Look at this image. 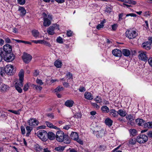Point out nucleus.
Returning <instances> with one entry per match:
<instances>
[{
    "instance_id": "obj_1",
    "label": "nucleus",
    "mask_w": 152,
    "mask_h": 152,
    "mask_svg": "<svg viewBox=\"0 0 152 152\" xmlns=\"http://www.w3.org/2000/svg\"><path fill=\"white\" fill-rule=\"evenodd\" d=\"M19 77V79H16L14 81V83L15 89L19 93H21L22 91V90L21 88L23 86V82L24 76V72L23 69H21L18 74Z\"/></svg>"
},
{
    "instance_id": "obj_2",
    "label": "nucleus",
    "mask_w": 152,
    "mask_h": 152,
    "mask_svg": "<svg viewBox=\"0 0 152 152\" xmlns=\"http://www.w3.org/2000/svg\"><path fill=\"white\" fill-rule=\"evenodd\" d=\"M57 141L59 142L63 141L66 144H69L71 142L69 137L67 135H64V132L61 131H58L56 136Z\"/></svg>"
},
{
    "instance_id": "obj_3",
    "label": "nucleus",
    "mask_w": 152,
    "mask_h": 152,
    "mask_svg": "<svg viewBox=\"0 0 152 152\" xmlns=\"http://www.w3.org/2000/svg\"><path fill=\"white\" fill-rule=\"evenodd\" d=\"M38 137L44 141H46L48 140L47 133L44 130L39 131L37 133Z\"/></svg>"
},
{
    "instance_id": "obj_4",
    "label": "nucleus",
    "mask_w": 152,
    "mask_h": 152,
    "mask_svg": "<svg viewBox=\"0 0 152 152\" xmlns=\"http://www.w3.org/2000/svg\"><path fill=\"white\" fill-rule=\"evenodd\" d=\"M42 15L44 18L43 25L45 27L49 26L51 24L50 20L52 17L50 15H47L45 13H43Z\"/></svg>"
},
{
    "instance_id": "obj_5",
    "label": "nucleus",
    "mask_w": 152,
    "mask_h": 152,
    "mask_svg": "<svg viewBox=\"0 0 152 152\" xmlns=\"http://www.w3.org/2000/svg\"><path fill=\"white\" fill-rule=\"evenodd\" d=\"M93 133L95 134L98 138H101L104 136L106 133V132L105 129L100 128L98 130L94 131Z\"/></svg>"
},
{
    "instance_id": "obj_6",
    "label": "nucleus",
    "mask_w": 152,
    "mask_h": 152,
    "mask_svg": "<svg viewBox=\"0 0 152 152\" xmlns=\"http://www.w3.org/2000/svg\"><path fill=\"white\" fill-rule=\"evenodd\" d=\"M5 73L9 75H13L15 72V69L14 66L8 64L5 67Z\"/></svg>"
},
{
    "instance_id": "obj_7",
    "label": "nucleus",
    "mask_w": 152,
    "mask_h": 152,
    "mask_svg": "<svg viewBox=\"0 0 152 152\" xmlns=\"http://www.w3.org/2000/svg\"><path fill=\"white\" fill-rule=\"evenodd\" d=\"M148 136L144 134H140L136 138L137 141L140 143H144L148 141Z\"/></svg>"
},
{
    "instance_id": "obj_8",
    "label": "nucleus",
    "mask_w": 152,
    "mask_h": 152,
    "mask_svg": "<svg viewBox=\"0 0 152 152\" xmlns=\"http://www.w3.org/2000/svg\"><path fill=\"white\" fill-rule=\"evenodd\" d=\"M126 34L127 37L129 39H133L135 38L137 35V34L135 31L132 30H127L126 32Z\"/></svg>"
},
{
    "instance_id": "obj_9",
    "label": "nucleus",
    "mask_w": 152,
    "mask_h": 152,
    "mask_svg": "<svg viewBox=\"0 0 152 152\" xmlns=\"http://www.w3.org/2000/svg\"><path fill=\"white\" fill-rule=\"evenodd\" d=\"M4 60L7 62H10L13 61L15 58L14 55L11 53H6L4 55Z\"/></svg>"
},
{
    "instance_id": "obj_10",
    "label": "nucleus",
    "mask_w": 152,
    "mask_h": 152,
    "mask_svg": "<svg viewBox=\"0 0 152 152\" xmlns=\"http://www.w3.org/2000/svg\"><path fill=\"white\" fill-rule=\"evenodd\" d=\"M57 29H59V26L54 24L49 27L47 29V32L49 34L53 35L55 33L54 30Z\"/></svg>"
},
{
    "instance_id": "obj_11",
    "label": "nucleus",
    "mask_w": 152,
    "mask_h": 152,
    "mask_svg": "<svg viewBox=\"0 0 152 152\" xmlns=\"http://www.w3.org/2000/svg\"><path fill=\"white\" fill-rule=\"evenodd\" d=\"M140 53L138 56L139 58L144 61H146L148 60V57L146 55V53L143 51H139Z\"/></svg>"
},
{
    "instance_id": "obj_12",
    "label": "nucleus",
    "mask_w": 152,
    "mask_h": 152,
    "mask_svg": "<svg viewBox=\"0 0 152 152\" xmlns=\"http://www.w3.org/2000/svg\"><path fill=\"white\" fill-rule=\"evenodd\" d=\"M32 58V56L31 55L27 53H24L22 56L23 60L26 63L29 62Z\"/></svg>"
},
{
    "instance_id": "obj_13",
    "label": "nucleus",
    "mask_w": 152,
    "mask_h": 152,
    "mask_svg": "<svg viewBox=\"0 0 152 152\" xmlns=\"http://www.w3.org/2000/svg\"><path fill=\"white\" fill-rule=\"evenodd\" d=\"M2 53L4 55L6 53H11L12 50V47L9 44H6L3 46Z\"/></svg>"
},
{
    "instance_id": "obj_14",
    "label": "nucleus",
    "mask_w": 152,
    "mask_h": 152,
    "mask_svg": "<svg viewBox=\"0 0 152 152\" xmlns=\"http://www.w3.org/2000/svg\"><path fill=\"white\" fill-rule=\"evenodd\" d=\"M28 125L32 126H35L39 124V121L35 118H30L28 121Z\"/></svg>"
},
{
    "instance_id": "obj_15",
    "label": "nucleus",
    "mask_w": 152,
    "mask_h": 152,
    "mask_svg": "<svg viewBox=\"0 0 152 152\" xmlns=\"http://www.w3.org/2000/svg\"><path fill=\"white\" fill-rule=\"evenodd\" d=\"M142 46L144 49L148 50L151 49V45L149 42H147L142 43Z\"/></svg>"
},
{
    "instance_id": "obj_16",
    "label": "nucleus",
    "mask_w": 152,
    "mask_h": 152,
    "mask_svg": "<svg viewBox=\"0 0 152 152\" xmlns=\"http://www.w3.org/2000/svg\"><path fill=\"white\" fill-rule=\"evenodd\" d=\"M71 136L72 138L73 139V140H77V142L81 144H83V142L80 140H79L78 139V136L77 135V134L76 132H73L72 133Z\"/></svg>"
},
{
    "instance_id": "obj_17",
    "label": "nucleus",
    "mask_w": 152,
    "mask_h": 152,
    "mask_svg": "<svg viewBox=\"0 0 152 152\" xmlns=\"http://www.w3.org/2000/svg\"><path fill=\"white\" fill-rule=\"evenodd\" d=\"M113 54L116 57H121L122 54V51L120 50L116 49L113 50Z\"/></svg>"
},
{
    "instance_id": "obj_18",
    "label": "nucleus",
    "mask_w": 152,
    "mask_h": 152,
    "mask_svg": "<svg viewBox=\"0 0 152 152\" xmlns=\"http://www.w3.org/2000/svg\"><path fill=\"white\" fill-rule=\"evenodd\" d=\"M18 11L20 12V15L21 16H24L26 14V11L23 7L19 6Z\"/></svg>"
},
{
    "instance_id": "obj_19",
    "label": "nucleus",
    "mask_w": 152,
    "mask_h": 152,
    "mask_svg": "<svg viewBox=\"0 0 152 152\" xmlns=\"http://www.w3.org/2000/svg\"><path fill=\"white\" fill-rule=\"evenodd\" d=\"M48 139H49L50 140H54L56 137L55 134L53 132H49L47 133Z\"/></svg>"
},
{
    "instance_id": "obj_20",
    "label": "nucleus",
    "mask_w": 152,
    "mask_h": 152,
    "mask_svg": "<svg viewBox=\"0 0 152 152\" xmlns=\"http://www.w3.org/2000/svg\"><path fill=\"white\" fill-rule=\"evenodd\" d=\"M137 124L139 126H142L144 124L145 121L141 118H137L135 120Z\"/></svg>"
},
{
    "instance_id": "obj_21",
    "label": "nucleus",
    "mask_w": 152,
    "mask_h": 152,
    "mask_svg": "<svg viewBox=\"0 0 152 152\" xmlns=\"http://www.w3.org/2000/svg\"><path fill=\"white\" fill-rule=\"evenodd\" d=\"M32 34L34 37L39 38L40 36V33L39 31L37 30L34 29L31 31Z\"/></svg>"
},
{
    "instance_id": "obj_22",
    "label": "nucleus",
    "mask_w": 152,
    "mask_h": 152,
    "mask_svg": "<svg viewBox=\"0 0 152 152\" xmlns=\"http://www.w3.org/2000/svg\"><path fill=\"white\" fill-rule=\"evenodd\" d=\"M85 98L86 99L92 100L93 99V96L89 92H86L84 94Z\"/></svg>"
},
{
    "instance_id": "obj_23",
    "label": "nucleus",
    "mask_w": 152,
    "mask_h": 152,
    "mask_svg": "<svg viewBox=\"0 0 152 152\" xmlns=\"http://www.w3.org/2000/svg\"><path fill=\"white\" fill-rule=\"evenodd\" d=\"M74 103V101L72 100H68L65 103V105L67 107H71L73 106Z\"/></svg>"
},
{
    "instance_id": "obj_24",
    "label": "nucleus",
    "mask_w": 152,
    "mask_h": 152,
    "mask_svg": "<svg viewBox=\"0 0 152 152\" xmlns=\"http://www.w3.org/2000/svg\"><path fill=\"white\" fill-rule=\"evenodd\" d=\"M45 124L47 125V126L48 127H49L50 128H53L55 129H58L59 128L57 127L54 126L53 124L50 122L46 121L45 122Z\"/></svg>"
},
{
    "instance_id": "obj_25",
    "label": "nucleus",
    "mask_w": 152,
    "mask_h": 152,
    "mask_svg": "<svg viewBox=\"0 0 152 152\" xmlns=\"http://www.w3.org/2000/svg\"><path fill=\"white\" fill-rule=\"evenodd\" d=\"M113 122V121L109 118H107L105 120V123L109 127L112 125Z\"/></svg>"
},
{
    "instance_id": "obj_26",
    "label": "nucleus",
    "mask_w": 152,
    "mask_h": 152,
    "mask_svg": "<svg viewBox=\"0 0 152 152\" xmlns=\"http://www.w3.org/2000/svg\"><path fill=\"white\" fill-rule=\"evenodd\" d=\"M122 53L124 56H129L130 54V50L127 49H123Z\"/></svg>"
},
{
    "instance_id": "obj_27",
    "label": "nucleus",
    "mask_w": 152,
    "mask_h": 152,
    "mask_svg": "<svg viewBox=\"0 0 152 152\" xmlns=\"http://www.w3.org/2000/svg\"><path fill=\"white\" fill-rule=\"evenodd\" d=\"M129 131L130 135L133 137L136 135L137 133V131L134 129H130L129 130Z\"/></svg>"
},
{
    "instance_id": "obj_28",
    "label": "nucleus",
    "mask_w": 152,
    "mask_h": 152,
    "mask_svg": "<svg viewBox=\"0 0 152 152\" xmlns=\"http://www.w3.org/2000/svg\"><path fill=\"white\" fill-rule=\"evenodd\" d=\"M110 115L114 117H117L118 115V111L114 110H110Z\"/></svg>"
},
{
    "instance_id": "obj_29",
    "label": "nucleus",
    "mask_w": 152,
    "mask_h": 152,
    "mask_svg": "<svg viewBox=\"0 0 152 152\" xmlns=\"http://www.w3.org/2000/svg\"><path fill=\"white\" fill-rule=\"evenodd\" d=\"M101 110L103 113H107L109 112V109L106 106H103L101 108Z\"/></svg>"
},
{
    "instance_id": "obj_30",
    "label": "nucleus",
    "mask_w": 152,
    "mask_h": 152,
    "mask_svg": "<svg viewBox=\"0 0 152 152\" xmlns=\"http://www.w3.org/2000/svg\"><path fill=\"white\" fill-rule=\"evenodd\" d=\"M118 113L122 117L125 116L127 114V113L125 111H124L121 109L119 110Z\"/></svg>"
},
{
    "instance_id": "obj_31",
    "label": "nucleus",
    "mask_w": 152,
    "mask_h": 152,
    "mask_svg": "<svg viewBox=\"0 0 152 152\" xmlns=\"http://www.w3.org/2000/svg\"><path fill=\"white\" fill-rule=\"evenodd\" d=\"M62 63L60 61L56 60L54 62V65L57 68H60L62 66Z\"/></svg>"
},
{
    "instance_id": "obj_32",
    "label": "nucleus",
    "mask_w": 152,
    "mask_h": 152,
    "mask_svg": "<svg viewBox=\"0 0 152 152\" xmlns=\"http://www.w3.org/2000/svg\"><path fill=\"white\" fill-rule=\"evenodd\" d=\"M9 88V87L5 84H2L1 85L0 89L1 91H5Z\"/></svg>"
},
{
    "instance_id": "obj_33",
    "label": "nucleus",
    "mask_w": 152,
    "mask_h": 152,
    "mask_svg": "<svg viewBox=\"0 0 152 152\" xmlns=\"http://www.w3.org/2000/svg\"><path fill=\"white\" fill-rule=\"evenodd\" d=\"M26 129L27 131L26 136L28 137L31 134L30 133L32 129H31V127L28 126H27L26 127Z\"/></svg>"
},
{
    "instance_id": "obj_34",
    "label": "nucleus",
    "mask_w": 152,
    "mask_h": 152,
    "mask_svg": "<svg viewBox=\"0 0 152 152\" xmlns=\"http://www.w3.org/2000/svg\"><path fill=\"white\" fill-rule=\"evenodd\" d=\"M64 147L61 146H59L58 147H56L54 148V150L56 151L61 152L63 151L64 150Z\"/></svg>"
},
{
    "instance_id": "obj_35",
    "label": "nucleus",
    "mask_w": 152,
    "mask_h": 152,
    "mask_svg": "<svg viewBox=\"0 0 152 152\" xmlns=\"http://www.w3.org/2000/svg\"><path fill=\"white\" fill-rule=\"evenodd\" d=\"M136 138H131L129 140V143L131 145H134L136 143Z\"/></svg>"
},
{
    "instance_id": "obj_36",
    "label": "nucleus",
    "mask_w": 152,
    "mask_h": 152,
    "mask_svg": "<svg viewBox=\"0 0 152 152\" xmlns=\"http://www.w3.org/2000/svg\"><path fill=\"white\" fill-rule=\"evenodd\" d=\"M104 22L103 21H102L100 24H99L96 26V28L98 30H100L101 28H103L104 25Z\"/></svg>"
},
{
    "instance_id": "obj_37",
    "label": "nucleus",
    "mask_w": 152,
    "mask_h": 152,
    "mask_svg": "<svg viewBox=\"0 0 152 152\" xmlns=\"http://www.w3.org/2000/svg\"><path fill=\"white\" fill-rule=\"evenodd\" d=\"M5 68H0V75L3 76L5 74Z\"/></svg>"
},
{
    "instance_id": "obj_38",
    "label": "nucleus",
    "mask_w": 152,
    "mask_h": 152,
    "mask_svg": "<svg viewBox=\"0 0 152 152\" xmlns=\"http://www.w3.org/2000/svg\"><path fill=\"white\" fill-rule=\"evenodd\" d=\"M32 87L34 88H35L37 90H39V91H41L42 88V87L40 86L34 84H33L32 86Z\"/></svg>"
},
{
    "instance_id": "obj_39",
    "label": "nucleus",
    "mask_w": 152,
    "mask_h": 152,
    "mask_svg": "<svg viewBox=\"0 0 152 152\" xmlns=\"http://www.w3.org/2000/svg\"><path fill=\"white\" fill-rule=\"evenodd\" d=\"M94 100L97 103H100L102 102V99L98 96H97L96 98L94 99Z\"/></svg>"
},
{
    "instance_id": "obj_40",
    "label": "nucleus",
    "mask_w": 152,
    "mask_h": 152,
    "mask_svg": "<svg viewBox=\"0 0 152 152\" xmlns=\"http://www.w3.org/2000/svg\"><path fill=\"white\" fill-rule=\"evenodd\" d=\"M15 41L17 42L18 43H24L26 44H28L29 45H31V42L28 41H26L23 40H16Z\"/></svg>"
},
{
    "instance_id": "obj_41",
    "label": "nucleus",
    "mask_w": 152,
    "mask_h": 152,
    "mask_svg": "<svg viewBox=\"0 0 152 152\" xmlns=\"http://www.w3.org/2000/svg\"><path fill=\"white\" fill-rule=\"evenodd\" d=\"M42 44H44L46 46L48 47H50L51 46V45L49 42L44 40H42Z\"/></svg>"
},
{
    "instance_id": "obj_42",
    "label": "nucleus",
    "mask_w": 152,
    "mask_h": 152,
    "mask_svg": "<svg viewBox=\"0 0 152 152\" xmlns=\"http://www.w3.org/2000/svg\"><path fill=\"white\" fill-rule=\"evenodd\" d=\"M35 148L37 151H38L39 152H40V151H41L43 149V148H42V147L39 145H35Z\"/></svg>"
},
{
    "instance_id": "obj_43",
    "label": "nucleus",
    "mask_w": 152,
    "mask_h": 152,
    "mask_svg": "<svg viewBox=\"0 0 152 152\" xmlns=\"http://www.w3.org/2000/svg\"><path fill=\"white\" fill-rule=\"evenodd\" d=\"M63 88L62 87L58 86L54 90V91L55 92H58L60 91L63 90Z\"/></svg>"
},
{
    "instance_id": "obj_44",
    "label": "nucleus",
    "mask_w": 152,
    "mask_h": 152,
    "mask_svg": "<svg viewBox=\"0 0 152 152\" xmlns=\"http://www.w3.org/2000/svg\"><path fill=\"white\" fill-rule=\"evenodd\" d=\"M127 119L131 121H132L134 120V118L131 115H129L126 117Z\"/></svg>"
},
{
    "instance_id": "obj_45",
    "label": "nucleus",
    "mask_w": 152,
    "mask_h": 152,
    "mask_svg": "<svg viewBox=\"0 0 152 152\" xmlns=\"http://www.w3.org/2000/svg\"><path fill=\"white\" fill-rule=\"evenodd\" d=\"M20 110H19L18 111H16V110H8V111L11 113H14L15 114L19 115L20 114L19 111H20Z\"/></svg>"
},
{
    "instance_id": "obj_46",
    "label": "nucleus",
    "mask_w": 152,
    "mask_h": 152,
    "mask_svg": "<svg viewBox=\"0 0 152 152\" xmlns=\"http://www.w3.org/2000/svg\"><path fill=\"white\" fill-rule=\"evenodd\" d=\"M3 51V50L2 49V48H0V62L2 61L4 57V54L2 53Z\"/></svg>"
},
{
    "instance_id": "obj_47",
    "label": "nucleus",
    "mask_w": 152,
    "mask_h": 152,
    "mask_svg": "<svg viewBox=\"0 0 152 152\" xmlns=\"http://www.w3.org/2000/svg\"><path fill=\"white\" fill-rule=\"evenodd\" d=\"M91 104L93 107L96 110H98L100 108V106L95 103H92Z\"/></svg>"
},
{
    "instance_id": "obj_48",
    "label": "nucleus",
    "mask_w": 152,
    "mask_h": 152,
    "mask_svg": "<svg viewBox=\"0 0 152 152\" xmlns=\"http://www.w3.org/2000/svg\"><path fill=\"white\" fill-rule=\"evenodd\" d=\"M18 3L20 5H23L26 2V0H17Z\"/></svg>"
},
{
    "instance_id": "obj_49",
    "label": "nucleus",
    "mask_w": 152,
    "mask_h": 152,
    "mask_svg": "<svg viewBox=\"0 0 152 152\" xmlns=\"http://www.w3.org/2000/svg\"><path fill=\"white\" fill-rule=\"evenodd\" d=\"M43 40H31V42H34L35 44H42Z\"/></svg>"
},
{
    "instance_id": "obj_50",
    "label": "nucleus",
    "mask_w": 152,
    "mask_h": 152,
    "mask_svg": "<svg viewBox=\"0 0 152 152\" xmlns=\"http://www.w3.org/2000/svg\"><path fill=\"white\" fill-rule=\"evenodd\" d=\"M56 41L57 42L61 44L63 43L62 39L60 37H59L57 38Z\"/></svg>"
},
{
    "instance_id": "obj_51",
    "label": "nucleus",
    "mask_w": 152,
    "mask_h": 152,
    "mask_svg": "<svg viewBox=\"0 0 152 152\" xmlns=\"http://www.w3.org/2000/svg\"><path fill=\"white\" fill-rule=\"evenodd\" d=\"M28 88L29 86L28 83H27L24 86V87L23 88V90L25 91H27L28 90Z\"/></svg>"
},
{
    "instance_id": "obj_52",
    "label": "nucleus",
    "mask_w": 152,
    "mask_h": 152,
    "mask_svg": "<svg viewBox=\"0 0 152 152\" xmlns=\"http://www.w3.org/2000/svg\"><path fill=\"white\" fill-rule=\"evenodd\" d=\"M20 129L22 134L23 135L24 134H25L26 131L24 127L23 126H21L20 127Z\"/></svg>"
},
{
    "instance_id": "obj_53",
    "label": "nucleus",
    "mask_w": 152,
    "mask_h": 152,
    "mask_svg": "<svg viewBox=\"0 0 152 152\" xmlns=\"http://www.w3.org/2000/svg\"><path fill=\"white\" fill-rule=\"evenodd\" d=\"M66 76L68 78V79H72V74L70 73V72H68L66 74Z\"/></svg>"
},
{
    "instance_id": "obj_54",
    "label": "nucleus",
    "mask_w": 152,
    "mask_h": 152,
    "mask_svg": "<svg viewBox=\"0 0 152 152\" xmlns=\"http://www.w3.org/2000/svg\"><path fill=\"white\" fill-rule=\"evenodd\" d=\"M36 83L40 85H42L43 84V82H42V81L41 80H39L38 79H37L36 80Z\"/></svg>"
},
{
    "instance_id": "obj_55",
    "label": "nucleus",
    "mask_w": 152,
    "mask_h": 152,
    "mask_svg": "<svg viewBox=\"0 0 152 152\" xmlns=\"http://www.w3.org/2000/svg\"><path fill=\"white\" fill-rule=\"evenodd\" d=\"M63 85L66 88L69 87V84L68 83L66 82H64L63 83Z\"/></svg>"
},
{
    "instance_id": "obj_56",
    "label": "nucleus",
    "mask_w": 152,
    "mask_h": 152,
    "mask_svg": "<svg viewBox=\"0 0 152 152\" xmlns=\"http://www.w3.org/2000/svg\"><path fill=\"white\" fill-rule=\"evenodd\" d=\"M126 17L130 16H131V17H136L137 16V15L136 14H135L132 13H130V14H127V15H126Z\"/></svg>"
},
{
    "instance_id": "obj_57",
    "label": "nucleus",
    "mask_w": 152,
    "mask_h": 152,
    "mask_svg": "<svg viewBox=\"0 0 152 152\" xmlns=\"http://www.w3.org/2000/svg\"><path fill=\"white\" fill-rule=\"evenodd\" d=\"M67 35L68 37H71L72 34V32L70 30L67 31Z\"/></svg>"
},
{
    "instance_id": "obj_58",
    "label": "nucleus",
    "mask_w": 152,
    "mask_h": 152,
    "mask_svg": "<svg viewBox=\"0 0 152 152\" xmlns=\"http://www.w3.org/2000/svg\"><path fill=\"white\" fill-rule=\"evenodd\" d=\"M124 15L123 13H121L119 14L118 17H119V21L121 20L122 19V17Z\"/></svg>"
},
{
    "instance_id": "obj_59",
    "label": "nucleus",
    "mask_w": 152,
    "mask_h": 152,
    "mask_svg": "<svg viewBox=\"0 0 152 152\" xmlns=\"http://www.w3.org/2000/svg\"><path fill=\"white\" fill-rule=\"evenodd\" d=\"M117 26L116 24H114L112 26V29L113 30H115L117 28Z\"/></svg>"
},
{
    "instance_id": "obj_60",
    "label": "nucleus",
    "mask_w": 152,
    "mask_h": 152,
    "mask_svg": "<svg viewBox=\"0 0 152 152\" xmlns=\"http://www.w3.org/2000/svg\"><path fill=\"white\" fill-rule=\"evenodd\" d=\"M47 116L51 119L53 118L54 117V115L52 113H48L47 114Z\"/></svg>"
},
{
    "instance_id": "obj_61",
    "label": "nucleus",
    "mask_w": 152,
    "mask_h": 152,
    "mask_svg": "<svg viewBox=\"0 0 152 152\" xmlns=\"http://www.w3.org/2000/svg\"><path fill=\"white\" fill-rule=\"evenodd\" d=\"M147 135L149 137H152V131L148 132L147 133Z\"/></svg>"
},
{
    "instance_id": "obj_62",
    "label": "nucleus",
    "mask_w": 152,
    "mask_h": 152,
    "mask_svg": "<svg viewBox=\"0 0 152 152\" xmlns=\"http://www.w3.org/2000/svg\"><path fill=\"white\" fill-rule=\"evenodd\" d=\"M143 125L144 128L149 129V128L148 122L145 123H144V124Z\"/></svg>"
},
{
    "instance_id": "obj_63",
    "label": "nucleus",
    "mask_w": 152,
    "mask_h": 152,
    "mask_svg": "<svg viewBox=\"0 0 152 152\" xmlns=\"http://www.w3.org/2000/svg\"><path fill=\"white\" fill-rule=\"evenodd\" d=\"M5 40L6 43H10L11 42V41L10 38L8 37L5 38Z\"/></svg>"
},
{
    "instance_id": "obj_64",
    "label": "nucleus",
    "mask_w": 152,
    "mask_h": 152,
    "mask_svg": "<svg viewBox=\"0 0 152 152\" xmlns=\"http://www.w3.org/2000/svg\"><path fill=\"white\" fill-rule=\"evenodd\" d=\"M148 61L150 65L152 66V57L149 58Z\"/></svg>"
}]
</instances>
